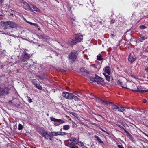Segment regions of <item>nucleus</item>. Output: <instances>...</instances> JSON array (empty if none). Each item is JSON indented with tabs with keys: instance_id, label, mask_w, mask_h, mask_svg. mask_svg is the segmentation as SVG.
Here are the masks:
<instances>
[{
	"instance_id": "1",
	"label": "nucleus",
	"mask_w": 148,
	"mask_h": 148,
	"mask_svg": "<svg viewBox=\"0 0 148 148\" xmlns=\"http://www.w3.org/2000/svg\"><path fill=\"white\" fill-rule=\"evenodd\" d=\"M67 141L68 142V144L66 146L71 148L77 144L78 143V140L75 138L72 137L69 138Z\"/></svg>"
},
{
	"instance_id": "2",
	"label": "nucleus",
	"mask_w": 148,
	"mask_h": 148,
	"mask_svg": "<svg viewBox=\"0 0 148 148\" xmlns=\"http://www.w3.org/2000/svg\"><path fill=\"white\" fill-rule=\"evenodd\" d=\"M32 55V54H29L25 51H24L20 57V59L22 62H25L29 59Z\"/></svg>"
},
{
	"instance_id": "3",
	"label": "nucleus",
	"mask_w": 148,
	"mask_h": 148,
	"mask_svg": "<svg viewBox=\"0 0 148 148\" xmlns=\"http://www.w3.org/2000/svg\"><path fill=\"white\" fill-rule=\"evenodd\" d=\"M4 24V29H10V28H14L16 27L17 25L15 22L11 21L5 22Z\"/></svg>"
},
{
	"instance_id": "4",
	"label": "nucleus",
	"mask_w": 148,
	"mask_h": 148,
	"mask_svg": "<svg viewBox=\"0 0 148 148\" xmlns=\"http://www.w3.org/2000/svg\"><path fill=\"white\" fill-rule=\"evenodd\" d=\"M9 89L6 87H1L0 86V97L7 95L9 94Z\"/></svg>"
},
{
	"instance_id": "5",
	"label": "nucleus",
	"mask_w": 148,
	"mask_h": 148,
	"mask_svg": "<svg viewBox=\"0 0 148 148\" xmlns=\"http://www.w3.org/2000/svg\"><path fill=\"white\" fill-rule=\"evenodd\" d=\"M77 51L75 50H73L68 56L70 59L72 60L71 63L74 62L76 59L78 55Z\"/></svg>"
},
{
	"instance_id": "6",
	"label": "nucleus",
	"mask_w": 148,
	"mask_h": 148,
	"mask_svg": "<svg viewBox=\"0 0 148 148\" xmlns=\"http://www.w3.org/2000/svg\"><path fill=\"white\" fill-rule=\"evenodd\" d=\"M137 90H132L134 92H138L140 93L148 92V90H144V88L140 86H138L137 87Z\"/></svg>"
},
{
	"instance_id": "7",
	"label": "nucleus",
	"mask_w": 148,
	"mask_h": 148,
	"mask_svg": "<svg viewBox=\"0 0 148 148\" xmlns=\"http://www.w3.org/2000/svg\"><path fill=\"white\" fill-rule=\"evenodd\" d=\"M51 120L52 121H54L55 122H58L59 124H63L64 123L65 121L62 119H58L53 117H51Z\"/></svg>"
},
{
	"instance_id": "8",
	"label": "nucleus",
	"mask_w": 148,
	"mask_h": 148,
	"mask_svg": "<svg viewBox=\"0 0 148 148\" xmlns=\"http://www.w3.org/2000/svg\"><path fill=\"white\" fill-rule=\"evenodd\" d=\"M21 3L25 5V9L26 10H29L31 12L33 11V9L31 8L30 5L27 2L24 1H23Z\"/></svg>"
},
{
	"instance_id": "9",
	"label": "nucleus",
	"mask_w": 148,
	"mask_h": 148,
	"mask_svg": "<svg viewBox=\"0 0 148 148\" xmlns=\"http://www.w3.org/2000/svg\"><path fill=\"white\" fill-rule=\"evenodd\" d=\"M100 77L98 76L97 75H95V78L92 77H90V81H91V83L96 82L97 81H98L100 79Z\"/></svg>"
},
{
	"instance_id": "10",
	"label": "nucleus",
	"mask_w": 148,
	"mask_h": 148,
	"mask_svg": "<svg viewBox=\"0 0 148 148\" xmlns=\"http://www.w3.org/2000/svg\"><path fill=\"white\" fill-rule=\"evenodd\" d=\"M136 59L135 57H134L132 56L131 54L129 55L128 58V61L129 62L131 63H133Z\"/></svg>"
},
{
	"instance_id": "11",
	"label": "nucleus",
	"mask_w": 148,
	"mask_h": 148,
	"mask_svg": "<svg viewBox=\"0 0 148 148\" xmlns=\"http://www.w3.org/2000/svg\"><path fill=\"white\" fill-rule=\"evenodd\" d=\"M83 38L82 35H77L76 36L75 39L77 43L81 42Z\"/></svg>"
},
{
	"instance_id": "12",
	"label": "nucleus",
	"mask_w": 148,
	"mask_h": 148,
	"mask_svg": "<svg viewBox=\"0 0 148 148\" xmlns=\"http://www.w3.org/2000/svg\"><path fill=\"white\" fill-rule=\"evenodd\" d=\"M41 135L46 140H47L49 138V132L45 131L41 133Z\"/></svg>"
},
{
	"instance_id": "13",
	"label": "nucleus",
	"mask_w": 148,
	"mask_h": 148,
	"mask_svg": "<svg viewBox=\"0 0 148 148\" xmlns=\"http://www.w3.org/2000/svg\"><path fill=\"white\" fill-rule=\"evenodd\" d=\"M69 43L71 45H74L77 43L75 39L73 40L71 38L69 40Z\"/></svg>"
},
{
	"instance_id": "14",
	"label": "nucleus",
	"mask_w": 148,
	"mask_h": 148,
	"mask_svg": "<svg viewBox=\"0 0 148 148\" xmlns=\"http://www.w3.org/2000/svg\"><path fill=\"white\" fill-rule=\"evenodd\" d=\"M105 72L108 75H110L111 73V70L110 67L107 66L106 67L105 69Z\"/></svg>"
},
{
	"instance_id": "15",
	"label": "nucleus",
	"mask_w": 148,
	"mask_h": 148,
	"mask_svg": "<svg viewBox=\"0 0 148 148\" xmlns=\"http://www.w3.org/2000/svg\"><path fill=\"white\" fill-rule=\"evenodd\" d=\"M125 109V108L124 107H118L117 111L123 112Z\"/></svg>"
},
{
	"instance_id": "16",
	"label": "nucleus",
	"mask_w": 148,
	"mask_h": 148,
	"mask_svg": "<svg viewBox=\"0 0 148 148\" xmlns=\"http://www.w3.org/2000/svg\"><path fill=\"white\" fill-rule=\"evenodd\" d=\"M53 132H49V139L51 141L53 140V137L54 136V135H53Z\"/></svg>"
},
{
	"instance_id": "17",
	"label": "nucleus",
	"mask_w": 148,
	"mask_h": 148,
	"mask_svg": "<svg viewBox=\"0 0 148 148\" xmlns=\"http://www.w3.org/2000/svg\"><path fill=\"white\" fill-rule=\"evenodd\" d=\"M62 95L65 98L68 99L69 93L66 92H63L62 93Z\"/></svg>"
},
{
	"instance_id": "18",
	"label": "nucleus",
	"mask_w": 148,
	"mask_h": 148,
	"mask_svg": "<svg viewBox=\"0 0 148 148\" xmlns=\"http://www.w3.org/2000/svg\"><path fill=\"white\" fill-rule=\"evenodd\" d=\"M97 59L99 61H101L103 59V58L102 57L101 55L99 54L97 56Z\"/></svg>"
},
{
	"instance_id": "19",
	"label": "nucleus",
	"mask_w": 148,
	"mask_h": 148,
	"mask_svg": "<svg viewBox=\"0 0 148 148\" xmlns=\"http://www.w3.org/2000/svg\"><path fill=\"white\" fill-rule=\"evenodd\" d=\"M34 84L36 86V88L40 90H41L42 89V87L41 86H40V84H37L36 82L34 83Z\"/></svg>"
},
{
	"instance_id": "20",
	"label": "nucleus",
	"mask_w": 148,
	"mask_h": 148,
	"mask_svg": "<svg viewBox=\"0 0 148 148\" xmlns=\"http://www.w3.org/2000/svg\"><path fill=\"white\" fill-rule=\"evenodd\" d=\"M94 137L98 141L101 143L104 144L103 142L101 141V139L97 135H95Z\"/></svg>"
},
{
	"instance_id": "21",
	"label": "nucleus",
	"mask_w": 148,
	"mask_h": 148,
	"mask_svg": "<svg viewBox=\"0 0 148 148\" xmlns=\"http://www.w3.org/2000/svg\"><path fill=\"white\" fill-rule=\"evenodd\" d=\"M70 127V126L69 125H64L63 126V129L64 130H68L69 129Z\"/></svg>"
},
{
	"instance_id": "22",
	"label": "nucleus",
	"mask_w": 148,
	"mask_h": 148,
	"mask_svg": "<svg viewBox=\"0 0 148 148\" xmlns=\"http://www.w3.org/2000/svg\"><path fill=\"white\" fill-rule=\"evenodd\" d=\"M98 100L99 101H101L102 102H103L104 103H106V104H108V103H110V104H112V103L111 102H109L107 101H104L103 100H102L100 98H98Z\"/></svg>"
},
{
	"instance_id": "23",
	"label": "nucleus",
	"mask_w": 148,
	"mask_h": 148,
	"mask_svg": "<svg viewBox=\"0 0 148 148\" xmlns=\"http://www.w3.org/2000/svg\"><path fill=\"white\" fill-rule=\"evenodd\" d=\"M38 37L40 38H45L46 36L45 34H39L38 35Z\"/></svg>"
},
{
	"instance_id": "24",
	"label": "nucleus",
	"mask_w": 148,
	"mask_h": 148,
	"mask_svg": "<svg viewBox=\"0 0 148 148\" xmlns=\"http://www.w3.org/2000/svg\"><path fill=\"white\" fill-rule=\"evenodd\" d=\"M118 107V106L116 105H114L112 106L111 108L114 111H116Z\"/></svg>"
},
{
	"instance_id": "25",
	"label": "nucleus",
	"mask_w": 148,
	"mask_h": 148,
	"mask_svg": "<svg viewBox=\"0 0 148 148\" xmlns=\"http://www.w3.org/2000/svg\"><path fill=\"white\" fill-rule=\"evenodd\" d=\"M147 38H145L144 36H143L139 38L138 40L142 42L143 41L145 40V39H147Z\"/></svg>"
},
{
	"instance_id": "26",
	"label": "nucleus",
	"mask_w": 148,
	"mask_h": 148,
	"mask_svg": "<svg viewBox=\"0 0 148 148\" xmlns=\"http://www.w3.org/2000/svg\"><path fill=\"white\" fill-rule=\"evenodd\" d=\"M28 23L32 25H34V26H35L36 27H39V26H38V25L36 24L33 23H32L30 22H28Z\"/></svg>"
},
{
	"instance_id": "27",
	"label": "nucleus",
	"mask_w": 148,
	"mask_h": 148,
	"mask_svg": "<svg viewBox=\"0 0 148 148\" xmlns=\"http://www.w3.org/2000/svg\"><path fill=\"white\" fill-rule=\"evenodd\" d=\"M73 95H72V94L71 93H69V95L68 97V99H73Z\"/></svg>"
},
{
	"instance_id": "28",
	"label": "nucleus",
	"mask_w": 148,
	"mask_h": 148,
	"mask_svg": "<svg viewBox=\"0 0 148 148\" xmlns=\"http://www.w3.org/2000/svg\"><path fill=\"white\" fill-rule=\"evenodd\" d=\"M11 36H8L7 37V41H8L9 42H11Z\"/></svg>"
},
{
	"instance_id": "29",
	"label": "nucleus",
	"mask_w": 148,
	"mask_h": 148,
	"mask_svg": "<svg viewBox=\"0 0 148 148\" xmlns=\"http://www.w3.org/2000/svg\"><path fill=\"white\" fill-rule=\"evenodd\" d=\"M105 78L106 80L108 82H110V76L107 75V76H105Z\"/></svg>"
},
{
	"instance_id": "30",
	"label": "nucleus",
	"mask_w": 148,
	"mask_h": 148,
	"mask_svg": "<svg viewBox=\"0 0 148 148\" xmlns=\"http://www.w3.org/2000/svg\"><path fill=\"white\" fill-rule=\"evenodd\" d=\"M140 28L141 29H144L147 28V27L144 25H141L139 26Z\"/></svg>"
},
{
	"instance_id": "31",
	"label": "nucleus",
	"mask_w": 148,
	"mask_h": 148,
	"mask_svg": "<svg viewBox=\"0 0 148 148\" xmlns=\"http://www.w3.org/2000/svg\"><path fill=\"white\" fill-rule=\"evenodd\" d=\"M55 133V136L60 135V132H53V133Z\"/></svg>"
},
{
	"instance_id": "32",
	"label": "nucleus",
	"mask_w": 148,
	"mask_h": 148,
	"mask_svg": "<svg viewBox=\"0 0 148 148\" xmlns=\"http://www.w3.org/2000/svg\"><path fill=\"white\" fill-rule=\"evenodd\" d=\"M33 8L34 10L36 11H38L39 10V9H38L36 6L34 5L33 6Z\"/></svg>"
},
{
	"instance_id": "33",
	"label": "nucleus",
	"mask_w": 148,
	"mask_h": 148,
	"mask_svg": "<svg viewBox=\"0 0 148 148\" xmlns=\"http://www.w3.org/2000/svg\"><path fill=\"white\" fill-rule=\"evenodd\" d=\"M23 125L21 124H19L18 125V130H21L22 129Z\"/></svg>"
},
{
	"instance_id": "34",
	"label": "nucleus",
	"mask_w": 148,
	"mask_h": 148,
	"mask_svg": "<svg viewBox=\"0 0 148 148\" xmlns=\"http://www.w3.org/2000/svg\"><path fill=\"white\" fill-rule=\"evenodd\" d=\"M73 99H74V100L75 101H77L79 99L76 96L74 95L73 96Z\"/></svg>"
},
{
	"instance_id": "35",
	"label": "nucleus",
	"mask_w": 148,
	"mask_h": 148,
	"mask_svg": "<svg viewBox=\"0 0 148 148\" xmlns=\"http://www.w3.org/2000/svg\"><path fill=\"white\" fill-rule=\"evenodd\" d=\"M68 133L66 132H60V135L63 136L64 135H66Z\"/></svg>"
},
{
	"instance_id": "36",
	"label": "nucleus",
	"mask_w": 148,
	"mask_h": 148,
	"mask_svg": "<svg viewBox=\"0 0 148 148\" xmlns=\"http://www.w3.org/2000/svg\"><path fill=\"white\" fill-rule=\"evenodd\" d=\"M27 97L28 98V101L29 103H31L32 102V99L29 97L27 96Z\"/></svg>"
},
{
	"instance_id": "37",
	"label": "nucleus",
	"mask_w": 148,
	"mask_h": 148,
	"mask_svg": "<svg viewBox=\"0 0 148 148\" xmlns=\"http://www.w3.org/2000/svg\"><path fill=\"white\" fill-rule=\"evenodd\" d=\"M85 68H82L80 70V71L82 73H84L85 71Z\"/></svg>"
},
{
	"instance_id": "38",
	"label": "nucleus",
	"mask_w": 148,
	"mask_h": 148,
	"mask_svg": "<svg viewBox=\"0 0 148 148\" xmlns=\"http://www.w3.org/2000/svg\"><path fill=\"white\" fill-rule=\"evenodd\" d=\"M117 84L120 85H122V82L121 80H119L117 82Z\"/></svg>"
},
{
	"instance_id": "39",
	"label": "nucleus",
	"mask_w": 148,
	"mask_h": 148,
	"mask_svg": "<svg viewBox=\"0 0 148 148\" xmlns=\"http://www.w3.org/2000/svg\"><path fill=\"white\" fill-rule=\"evenodd\" d=\"M77 144H78L79 145L81 146H82L83 145V143L81 141H78V143Z\"/></svg>"
},
{
	"instance_id": "40",
	"label": "nucleus",
	"mask_w": 148,
	"mask_h": 148,
	"mask_svg": "<svg viewBox=\"0 0 148 148\" xmlns=\"http://www.w3.org/2000/svg\"><path fill=\"white\" fill-rule=\"evenodd\" d=\"M90 72L88 70H87L86 69H85V70L84 73H85L88 74H89L90 73Z\"/></svg>"
},
{
	"instance_id": "41",
	"label": "nucleus",
	"mask_w": 148,
	"mask_h": 148,
	"mask_svg": "<svg viewBox=\"0 0 148 148\" xmlns=\"http://www.w3.org/2000/svg\"><path fill=\"white\" fill-rule=\"evenodd\" d=\"M59 70L60 71L63 72H66V71L64 69H63L61 68H59Z\"/></svg>"
},
{
	"instance_id": "42",
	"label": "nucleus",
	"mask_w": 148,
	"mask_h": 148,
	"mask_svg": "<svg viewBox=\"0 0 148 148\" xmlns=\"http://www.w3.org/2000/svg\"><path fill=\"white\" fill-rule=\"evenodd\" d=\"M70 113L74 116L75 117L76 116H77V114L75 113H73L72 112H70Z\"/></svg>"
},
{
	"instance_id": "43",
	"label": "nucleus",
	"mask_w": 148,
	"mask_h": 148,
	"mask_svg": "<svg viewBox=\"0 0 148 148\" xmlns=\"http://www.w3.org/2000/svg\"><path fill=\"white\" fill-rule=\"evenodd\" d=\"M45 45H44L42 44V45H40L38 46L39 47H41L42 49H43L44 48V47L45 46Z\"/></svg>"
},
{
	"instance_id": "44",
	"label": "nucleus",
	"mask_w": 148,
	"mask_h": 148,
	"mask_svg": "<svg viewBox=\"0 0 148 148\" xmlns=\"http://www.w3.org/2000/svg\"><path fill=\"white\" fill-rule=\"evenodd\" d=\"M96 82H97V84H100L101 85H102L103 84L101 83V82L99 80V81H97Z\"/></svg>"
},
{
	"instance_id": "45",
	"label": "nucleus",
	"mask_w": 148,
	"mask_h": 148,
	"mask_svg": "<svg viewBox=\"0 0 148 148\" xmlns=\"http://www.w3.org/2000/svg\"><path fill=\"white\" fill-rule=\"evenodd\" d=\"M54 125L56 126H58L60 125V124L58 123V122H55L54 123Z\"/></svg>"
},
{
	"instance_id": "46",
	"label": "nucleus",
	"mask_w": 148,
	"mask_h": 148,
	"mask_svg": "<svg viewBox=\"0 0 148 148\" xmlns=\"http://www.w3.org/2000/svg\"><path fill=\"white\" fill-rule=\"evenodd\" d=\"M99 80L101 82H103L104 81V79L103 78H102L101 77H100V79Z\"/></svg>"
},
{
	"instance_id": "47",
	"label": "nucleus",
	"mask_w": 148,
	"mask_h": 148,
	"mask_svg": "<svg viewBox=\"0 0 148 148\" xmlns=\"http://www.w3.org/2000/svg\"><path fill=\"white\" fill-rule=\"evenodd\" d=\"M118 147L119 148H124V147L121 145H118Z\"/></svg>"
},
{
	"instance_id": "48",
	"label": "nucleus",
	"mask_w": 148,
	"mask_h": 148,
	"mask_svg": "<svg viewBox=\"0 0 148 148\" xmlns=\"http://www.w3.org/2000/svg\"><path fill=\"white\" fill-rule=\"evenodd\" d=\"M118 126L120 127V128H121V129L123 130L124 128L122 126L120 125H118Z\"/></svg>"
},
{
	"instance_id": "49",
	"label": "nucleus",
	"mask_w": 148,
	"mask_h": 148,
	"mask_svg": "<svg viewBox=\"0 0 148 148\" xmlns=\"http://www.w3.org/2000/svg\"><path fill=\"white\" fill-rule=\"evenodd\" d=\"M101 130L104 132L105 133L107 134H110L108 133V132H106V131H105L104 130H103V129H101Z\"/></svg>"
},
{
	"instance_id": "50",
	"label": "nucleus",
	"mask_w": 148,
	"mask_h": 148,
	"mask_svg": "<svg viewBox=\"0 0 148 148\" xmlns=\"http://www.w3.org/2000/svg\"><path fill=\"white\" fill-rule=\"evenodd\" d=\"M4 0H0V5L4 1Z\"/></svg>"
},
{
	"instance_id": "51",
	"label": "nucleus",
	"mask_w": 148,
	"mask_h": 148,
	"mask_svg": "<svg viewBox=\"0 0 148 148\" xmlns=\"http://www.w3.org/2000/svg\"><path fill=\"white\" fill-rule=\"evenodd\" d=\"M12 100H10L8 102V103L9 104H12Z\"/></svg>"
},
{
	"instance_id": "52",
	"label": "nucleus",
	"mask_w": 148,
	"mask_h": 148,
	"mask_svg": "<svg viewBox=\"0 0 148 148\" xmlns=\"http://www.w3.org/2000/svg\"><path fill=\"white\" fill-rule=\"evenodd\" d=\"M38 77L39 78H40L41 80H42L43 79V78H42V77L40 76H38Z\"/></svg>"
},
{
	"instance_id": "53",
	"label": "nucleus",
	"mask_w": 148,
	"mask_h": 148,
	"mask_svg": "<svg viewBox=\"0 0 148 148\" xmlns=\"http://www.w3.org/2000/svg\"><path fill=\"white\" fill-rule=\"evenodd\" d=\"M127 134L128 136H129V137H132V135H131L129 132H128V133H127Z\"/></svg>"
},
{
	"instance_id": "54",
	"label": "nucleus",
	"mask_w": 148,
	"mask_h": 148,
	"mask_svg": "<svg viewBox=\"0 0 148 148\" xmlns=\"http://www.w3.org/2000/svg\"><path fill=\"white\" fill-rule=\"evenodd\" d=\"M147 102V101L145 99H144L143 100V103H145Z\"/></svg>"
},
{
	"instance_id": "55",
	"label": "nucleus",
	"mask_w": 148,
	"mask_h": 148,
	"mask_svg": "<svg viewBox=\"0 0 148 148\" xmlns=\"http://www.w3.org/2000/svg\"><path fill=\"white\" fill-rule=\"evenodd\" d=\"M123 130H124V132H125V133H128V132L125 129H124H124H123Z\"/></svg>"
},
{
	"instance_id": "56",
	"label": "nucleus",
	"mask_w": 148,
	"mask_h": 148,
	"mask_svg": "<svg viewBox=\"0 0 148 148\" xmlns=\"http://www.w3.org/2000/svg\"><path fill=\"white\" fill-rule=\"evenodd\" d=\"M71 148H78L77 146H74L73 147Z\"/></svg>"
},
{
	"instance_id": "57",
	"label": "nucleus",
	"mask_w": 148,
	"mask_h": 148,
	"mask_svg": "<svg viewBox=\"0 0 148 148\" xmlns=\"http://www.w3.org/2000/svg\"><path fill=\"white\" fill-rule=\"evenodd\" d=\"M111 23H114V21L112 19L111 21Z\"/></svg>"
},
{
	"instance_id": "58",
	"label": "nucleus",
	"mask_w": 148,
	"mask_h": 148,
	"mask_svg": "<svg viewBox=\"0 0 148 148\" xmlns=\"http://www.w3.org/2000/svg\"><path fill=\"white\" fill-rule=\"evenodd\" d=\"M111 36L112 37H114L115 36V35L114 34H112L111 35Z\"/></svg>"
},
{
	"instance_id": "59",
	"label": "nucleus",
	"mask_w": 148,
	"mask_h": 148,
	"mask_svg": "<svg viewBox=\"0 0 148 148\" xmlns=\"http://www.w3.org/2000/svg\"><path fill=\"white\" fill-rule=\"evenodd\" d=\"M144 134L147 137H148V135H147V134H146V133H144Z\"/></svg>"
},
{
	"instance_id": "60",
	"label": "nucleus",
	"mask_w": 148,
	"mask_h": 148,
	"mask_svg": "<svg viewBox=\"0 0 148 148\" xmlns=\"http://www.w3.org/2000/svg\"><path fill=\"white\" fill-rule=\"evenodd\" d=\"M103 75L105 76H105H107V75H106L105 73H103Z\"/></svg>"
},
{
	"instance_id": "61",
	"label": "nucleus",
	"mask_w": 148,
	"mask_h": 148,
	"mask_svg": "<svg viewBox=\"0 0 148 148\" xmlns=\"http://www.w3.org/2000/svg\"><path fill=\"white\" fill-rule=\"evenodd\" d=\"M130 137V139H132V138H133V137H132H132Z\"/></svg>"
},
{
	"instance_id": "62",
	"label": "nucleus",
	"mask_w": 148,
	"mask_h": 148,
	"mask_svg": "<svg viewBox=\"0 0 148 148\" xmlns=\"http://www.w3.org/2000/svg\"><path fill=\"white\" fill-rule=\"evenodd\" d=\"M0 66H1V68H3V65H1Z\"/></svg>"
},
{
	"instance_id": "63",
	"label": "nucleus",
	"mask_w": 148,
	"mask_h": 148,
	"mask_svg": "<svg viewBox=\"0 0 148 148\" xmlns=\"http://www.w3.org/2000/svg\"><path fill=\"white\" fill-rule=\"evenodd\" d=\"M82 148H87V147L86 146H84L82 147Z\"/></svg>"
},
{
	"instance_id": "64",
	"label": "nucleus",
	"mask_w": 148,
	"mask_h": 148,
	"mask_svg": "<svg viewBox=\"0 0 148 148\" xmlns=\"http://www.w3.org/2000/svg\"><path fill=\"white\" fill-rule=\"evenodd\" d=\"M16 98L14 97H12V100H14V99H15Z\"/></svg>"
}]
</instances>
